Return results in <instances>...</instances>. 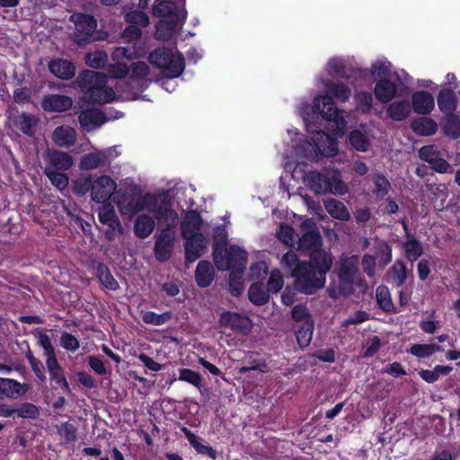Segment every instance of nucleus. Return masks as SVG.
<instances>
[{"label":"nucleus","instance_id":"23","mask_svg":"<svg viewBox=\"0 0 460 460\" xmlns=\"http://www.w3.org/2000/svg\"><path fill=\"white\" fill-rule=\"evenodd\" d=\"M45 362L49 373L50 380L60 385L66 392L70 393L71 389L66 378L64 369L58 363L57 357L53 358H46Z\"/></svg>","mask_w":460,"mask_h":460},{"label":"nucleus","instance_id":"57","mask_svg":"<svg viewBox=\"0 0 460 460\" xmlns=\"http://www.w3.org/2000/svg\"><path fill=\"white\" fill-rule=\"evenodd\" d=\"M150 73L149 66L144 61L133 62L129 66V75L132 79L146 77Z\"/></svg>","mask_w":460,"mask_h":460},{"label":"nucleus","instance_id":"61","mask_svg":"<svg viewBox=\"0 0 460 460\" xmlns=\"http://www.w3.org/2000/svg\"><path fill=\"white\" fill-rule=\"evenodd\" d=\"M38 342L43 349L46 358L57 357L49 337L41 331L38 333Z\"/></svg>","mask_w":460,"mask_h":460},{"label":"nucleus","instance_id":"27","mask_svg":"<svg viewBox=\"0 0 460 460\" xmlns=\"http://www.w3.org/2000/svg\"><path fill=\"white\" fill-rule=\"evenodd\" d=\"M98 217L102 224L108 226L111 230L122 232L119 219L111 204H105L99 208Z\"/></svg>","mask_w":460,"mask_h":460},{"label":"nucleus","instance_id":"53","mask_svg":"<svg viewBox=\"0 0 460 460\" xmlns=\"http://www.w3.org/2000/svg\"><path fill=\"white\" fill-rule=\"evenodd\" d=\"M108 61V55L105 51L97 50L94 52H91L86 54L85 62L86 64L93 68L100 69L105 66Z\"/></svg>","mask_w":460,"mask_h":460},{"label":"nucleus","instance_id":"31","mask_svg":"<svg viewBox=\"0 0 460 460\" xmlns=\"http://www.w3.org/2000/svg\"><path fill=\"white\" fill-rule=\"evenodd\" d=\"M323 205L326 211L332 217L341 221L349 220V211L341 200L335 199L333 198H328L324 199Z\"/></svg>","mask_w":460,"mask_h":460},{"label":"nucleus","instance_id":"16","mask_svg":"<svg viewBox=\"0 0 460 460\" xmlns=\"http://www.w3.org/2000/svg\"><path fill=\"white\" fill-rule=\"evenodd\" d=\"M185 255L189 262L198 260L205 252L208 245V240L203 234H198L191 237L184 238Z\"/></svg>","mask_w":460,"mask_h":460},{"label":"nucleus","instance_id":"15","mask_svg":"<svg viewBox=\"0 0 460 460\" xmlns=\"http://www.w3.org/2000/svg\"><path fill=\"white\" fill-rule=\"evenodd\" d=\"M413 274L406 268L405 263L397 260L386 272V280L388 283L396 288H402L406 284L408 279L412 280Z\"/></svg>","mask_w":460,"mask_h":460},{"label":"nucleus","instance_id":"25","mask_svg":"<svg viewBox=\"0 0 460 460\" xmlns=\"http://www.w3.org/2000/svg\"><path fill=\"white\" fill-rule=\"evenodd\" d=\"M308 187L316 194H327L328 190V171L321 173L315 171L308 172L305 175Z\"/></svg>","mask_w":460,"mask_h":460},{"label":"nucleus","instance_id":"40","mask_svg":"<svg viewBox=\"0 0 460 460\" xmlns=\"http://www.w3.org/2000/svg\"><path fill=\"white\" fill-rule=\"evenodd\" d=\"M411 113L410 103L406 101L394 102L387 108V114L391 119L401 121L406 119Z\"/></svg>","mask_w":460,"mask_h":460},{"label":"nucleus","instance_id":"32","mask_svg":"<svg viewBox=\"0 0 460 460\" xmlns=\"http://www.w3.org/2000/svg\"><path fill=\"white\" fill-rule=\"evenodd\" d=\"M155 226V222L152 217L146 214L139 215L134 222V234L138 238H146L153 233Z\"/></svg>","mask_w":460,"mask_h":460},{"label":"nucleus","instance_id":"63","mask_svg":"<svg viewBox=\"0 0 460 460\" xmlns=\"http://www.w3.org/2000/svg\"><path fill=\"white\" fill-rule=\"evenodd\" d=\"M60 345L66 350L74 352L79 349L80 342L78 339L71 333L64 332L61 333Z\"/></svg>","mask_w":460,"mask_h":460},{"label":"nucleus","instance_id":"33","mask_svg":"<svg viewBox=\"0 0 460 460\" xmlns=\"http://www.w3.org/2000/svg\"><path fill=\"white\" fill-rule=\"evenodd\" d=\"M28 390L26 384H21L14 379L0 377V394L9 398H17Z\"/></svg>","mask_w":460,"mask_h":460},{"label":"nucleus","instance_id":"21","mask_svg":"<svg viewBox=\"0 0 460 460\" xmlns=\"http://www.w3.org/2000/svg\"><path fill=\"white\" fill-rule=\"evenodd\" d=\"M78 120L84 129L90 131L101 127L106 121V117L98 109H88L79 114Z\"/></svg>","mask_w":460,"mask_h":460},{"label":"nucleus","instance_id":"48","mask_svg":"<svg viewBox=\"0 0 460 460\" xmlns=\"http://www.w3.org/2000/svg\"><path fill=\"white\" fill-rule=\"evenodd\" d=\"M98 279L102 285L110 290H117L119 288L118 281L114 279L108 267L100 264L97 268Z\"/></svg>","mask_w":460,"mask_h":460},{"label":"nucleus","instance_id":"39","mask_svg":"<svg viewBox=\"0 0 460 460\" xmlns=\"http://www.w3.org/2000/svg\"><path fill=\"white\" fill-rule=\"evenodd\" d=\"M411 128L418 135L430 136L436 133L438 126L430 118L421 117L412 121Z\"/></svg>","mask_w":460,"mask_h":460},{"label":"nucleus","instance_id":"12","mask_svg":"<svg viewBox=\"0 0 460 460\" xmlns=\"http://www.w3.org/2000/svg\"><path fill=\"white\" fill-rule=\"evenodd\" d=\"M174 232L172 228H163L156 234V241L155 243V255L159 261H167L172 252L174 243Z\"/></svg>","mask_w":460,"mask_h":460},{"label":"nucleus","instance_id":"49","mask_svg":"<svg viewBox=\"0 0 460 460\" xmlns=\"http://www.w3.org/2000/svg\"><path fill=\"white\" fill-rule=\"evenodd\" d=\"M243 271H244V270H231V272H230L229 291L234 296H240L244 289L243 279Z\"/></svg>","mask_w":460,"mask_h":460},{"label":"nucleus","instance_id":"52","mask_svg":"<svg viewBox=\"0 0 460 460\" xmlns=\"http://www.w3.org/2000/svg\"><path fill=\"white\" fill-rule=\"evenodd\" d=\"M178 379L180 381L187 382L201 391L203 378L199 373L190 368H181L179 370Z\"/></svg>","mask_w":460,"mask_h":460},{"label":"nucleus","instance_id":"10","mask_svg":"<svg viewBox=\"0 0 460 460\" xmlns=\"http://www.w3.org/2000/svg\"><path fill=\"white\" fill-rule=\"evenodd\" d=\"M302 235L297 240V248L310 252V255L316 252H324L321 249L322 236L313 219H306L301 224Z\"/></svg>","mask_w":460,"mask_h":460},{"label":"nucleus","instance_id":"3","mask_svg":"<svg viewBox=\"0 0 460 460\" xmlns=\"http://www.w3.org/2000/svg\"><path fill=\"white\" fill-rule=\"evenodd\" d=\"M108 76L104 73L84 70L77 75L75 83L84 92V99L93 104H103L115 100L114 90L107 85Z\"/></svg>","mask_w":460,"mask_h":460},{"label":"nucleus","instance_id":"28","mask_svg":"<svg viewBox=\"0 0 460 460\" xmlns=\"http://www.w3.org/2000/svg\"><path fill=\"white\" fill-rule=\"evenodd\" d=\"M434 105V98L428 92H417L412 95V108L418 114H429Z\"/></svg>","mask_w":460,"mask_h":460},{"label":"nucleus","instance_id":"46","mask_svg":"<svg viewBox=\"0 0 460 460\" xmlns=\"http://www.w3.org/2000/svg\"><path fill=\"white\" fill-rule=\"evenodd\" d=\"M291 317L296 323L295 325L314 323L308 308L303 304L296 305L293 307Z\"/></svg>","mask_w":460,"mask_h":460},{"label":"nucleus","instance_id":"19","mask_svg":"<svg viewBox=\"0 0 460 460\" xmlns=\"http://www.w3.org/2000/svg\"><path fill=\"white\" fill-rule=\"evenodd\" d=\"M420 159L428 162L431 167L438 172H446L449 164L443 158H440L438 152L434 146H425L419 151Z\"/></svg>","mask_w":460,"mask_h":460},{"label":"nucleus","instance_id":"2","mask_svg":"<svg viewBox=\"0 0 460 460\" xmlns=\"http://www.w3.org/2000/svg\"><path fill=\"white\" fill-rule=\"evenodd\" d=\"M326 95H319L314 100V108L319 111L325 119L333 121L336 125L335 134L342 136L346 128L347 122L342 115L343 111L337 109L332 99L340 102H347L350 95V88L340 83L327 82L325 84Z\"/></svg>","mask_w":460,"mask_h":460},{"label":"nucleus","instance_id":"1","mask_svg":"<svg viewBox=\"0 0 460 460\" xmlns=\"http://www.w3.org/2000/svg\"><path fill=\"white\" fill-rule=\"evenodd\" d=\"M332 266V255L327 252H316L310 255V261H302L292 276L295 286L302 293L312 295L325 284L326 274Z\"/></svg>","mask_w":460,"mask_h":460},{"label":"nucleus","instance_id":"17","mask_svg":"<svg viewBox=\"0 0 460 460\" xmlns=\"http://www.w3.org/2000/svg\"><path fill=\"white\" fill-rule=\"evenodd\" d=\"M48 67L52 75L62 80H69L75 75V66L73 62L64 58H53Z\"/></svg>","mask_w":460,"mask_h":460},{"label":"nucleus","instance_id":"56","mask_svg":"<svg viewBox=\"0 0 460 460\" xmlns=\"http://www.w3.org/2000/svg\"><path fill=\"white\" fill-rule=\"evenodd\" d=\"M44 173L59 190H63L68 185V178L65 173L58 172L49 167H45Z\"/></svg>","mask_w":460,"mask_h":460},{"label":"nucleus","instance_id":"45","mask_svg":"<svg viewBox=\"0 0 460 460\" xmlns=\"http://www.w3.org/2000/svg\"><path fill=\"white\" fill-rule=\"evenodd\" d=\"M296 338L300 348H306L312 341L314 323L294 325Z\"/></svg>","mask_w":460,"mask_h":460},{"label":"nucleus","instance_id":"60","mask_svg":"<svg viewBox=\"0 0 460 460\" xmlns=\"http://www.w3.org/2000/svg\"><path fill=\"white\" fill-rule=\"evenodd\" d=\"M284 285L282 274L279 270H273L267 282V289L270 293H278Z\"/></svg>","mask_w":460,"mask_h":460},{"label":"nucleus","instance_id":"6","mask_svg":"<svg viewBox=\"0 0 460 460\" xmlns=\"http://www.w3.org/2000/svg\"><path fill=\"white\" fill-rule=\"evenodd\" d=\"M337 275L338 290H330V296L336 298L340 296H348L352 294L359 275L358 258L357 256L341 257Z\"/></svg>","mask_w":460,"mask_h":460},{"label":"nucleus","instance_id":"29","mask_svg":"<svg viewBox=\"0 0 460 460\" xmlns=\"http://www.w3.org/2000/svg\"><path fill=\"white\" fill-rule=\"evenodd\" d=\"M215 278V270L208 261H201L198 263L195 270V279L198 286L207 288L210 286Z\"/></svg>","mask_w":460,"mask_h":460},{"label":"nucleus","instance_id":"55","mask_svg":"<svg viewBox=\"0 0 460 460\" xmlns=\"http://www.w3.org/2000/svg\"><path fill=\"white\" fill-rule=\"evenodd\" d=\"M372 181L375 184V193L378 198H384L390 190L391 184L386 177L381 173L372 175Z\"/></svg>","mask_w":460,"mask_h":460},{"label":"nucleus","instance_id":"47","mask_svg":"<svg viewBox=\"0 0 460 460\" xmlns=\"http://www.w3.org/2000/svg\"><path fill=\"white\" fill-rule=\"evenodd\" d=\"M172 318V313L168 311L158 314L152 311L142 312V321L146 324L155 326L163 325L170 322Z\"/></svg>","mask_w":460,"mask_h":460},{"label":"nucleus","instance_id":"62","mask_svg":"<svg viewBox=\"0 0 460 460\" xmlns=\"http://www.w3.org/2000/svg\"><path fill=\"white\" fill-rule=\"evenodd\" d=\"M15 413L20 418L35 419L40 414V411L36 405L30 402H25L22 403L20 407L15 408Z\"/></svg>","mask_w":460,"mask_h":460},{"label":"nucleus","instance_id":"58","mask_svg":"<svg viewBox=\"0 0 460 460\" xmlns=\"http://www.w3.org/2000/svg\"><path fill=\"white\" fill-rule=\"evenodd\" d=\"M301 262L302 261L298 260L297 255L293 251L286 252L281 259V265L289 270L291 276L295 274L296 269L300 267Z\"/></svg>","mask_w":460,"mask_h":460},{"label":"nucleus","instance_id":"38","mask_svg":"<svg viewBox=\"0 0 460 460\" xmlns=\"http://www.w3.org/2000/svg\"><path fill=\"white\" fill-rule=\"evenodd\" d=\"M328 193L344 195L349 191V186L342 181L341 174L337 170H328Z\"/></svg>","mask_w":460,"mask_h":460},{"label":"nucleus","instance_id":"26","mask_svg":"<svg viewBox=\"0 0 460 460\" xmlns=\"http://www.w3.org/2000/svg\"><path fill=\"white\" fill-rule=\"evenodd\" d=\"M47 160L49 165L48 167L53 170H68L73 165V158L66 152L51 150L47 154Z\"/></svg>","mask_w":460,"mask_h":460},{"label":"nucleus","instance_id":"13","mask_svg":"<svg viewBox=\"0 0 460 460\" xmlns=\"http://www.w3.org/2000/svg\"><path fill=\"white\" fill-rule=\"evenodd\" d=\"M116 150L109 148L102 151H95L84 155L80 161L82 170H93L111 164L112 158L116 157Z\"/></svg>","mask_w":460,"mask_h":460},{"label":"nucleus","instance_id":"5","mask_svg":"<svg viewBox=\"0 0 460 460\" xmlns=\"http://www.w3.org/2000/svg\"><path fill=\"white\" fill-rule=\"evenodd\" d=\"M148 61L151 65L163 71L169 78L181 75L184 70L185 61L182 54L173 52L165 47L154 49L149 53Z\"/></svg>","mask_w":460,"mask_h":460},{"label":"nucleus","instance_id":"11","mask_svg":"<svg viewBox=\"0 0 460 460\" xmlns=\"http://www.w3.org/2000/svg\"><path fill=\"white\" fill-rule=\"evenodd\" d=\"M151 196H135L124 194L118 200V208L121 215L133 216L138 212L150 208Z\"/></svg>","mask_w":460,"mask_h":460},{"label":"nucleus","instance_id":"22","mask_svg":"<svg viewBox=\"0 0 460 460\" xmlns=\"http://www.w3.org/2000/svg\"><path fill=\"white\" fill-rule=\"evenodd\" d=\"M317 150L325 156H333L337 151L336 141L323 131H316L313 137Z\"/></svg>","mask_w":460,"mask_h":460},{"label":"nucleus","instance_id":"30","mask_svg":"<svg viewBox=\"0 0 460 460\" xmlns=\"http://www.w3.org/2000/svg\"><path fill=\"white\" fill-rule=\"evenodd\" d=\"M14 126L27 136H33L37 130L39 119L30 113L22 112L13 120Z\"/></svg>","mask_w":460,"mask_h":460},{"label":"nucleus","instance_id":"35","mask_svg":"<svg viewBox=\"0 0 460 460\" xmlns=\"http://www.w3.org/2000/svg\"><path fill=\"white\" fill-rule=\"evenodd\" d=\"M181 430L185 435L190 444L199 454L208 456L213 460L217 458V451L212 447L202 444L200 442V439L195 434H193L188 428L182 427Z\"/></svg>","mask_w":460,"mask_h":460},{"label":"nucleus","instance_id":"59","mask_svg":"<svg viewBox=\"0 0 460 460\" xmlns=\"http://www.w3.org/2000/svg\"><path fill=\"white\" fill-rule=\"evenodd\" d=\"M126 21L136 26H146L149 23V18L147 14L139 10L128 12L126 14Z\"/></svg>","mask_w":460,"mask_h":460},{"label":"nucleus","instance_id":"34","mask_svg":"<svg viewBox=\"0 0 460 460\" xmlns=\"http://www.w3.org/2000/svg\"><path fill=\"white\" fill-rule=\"evenodd\" d=\"M220 323L233 330H245L248 328L249 320L245 316L232 312H225L220 315Z\"/></svg>","mask_w":460,"mask_h":460},{"label":"nucleus","instance_id":"54","mask_svg":"<svg viewBox=\"0 0 460 460\" xmlns=\"http://www.w3.org/2000/svg\"><path fill=\"white\" fill-rule=\"evenodd\" d=\"M227 233L222 227H217L215 231L213 242V257L227 248Z\"/></svg>","mask_w":460,"mask_h":460},{"label":"nucleus","instance_id":"20","mask_svg":"<svg viewBox=\"0 0 460 460\" xmlns=\"http://www.w3.org/2000/svg\"><path fill=\"white\" fill-rule=\"evenodd\" d=\"M202 225L200 214L196 210H189L181 224V230L183 238L201 234L199 233Z\"/></svg>","mask_w":460,"mask_h":460},{"label":"nucleus","instance_id":"36","mask_svg":"<svg viewBox=\"0 0 460 460\" xmlns=\"http://www.w3.org/2000/svg\"><path fill=\"white\" fill-rule=\"evenodd\" d=\"M438 105L446 115L454 113L457 106L456 93L450 89H442L438 96Z\"/></svg>","mask_w":460,"mask_h":460},{"label":"nucleus","instance_id":"42","mask_svg":"<svg viewBox=\"0 0 460 460\" xmlns=\"http://www.w3.org/2000/svg\"><path fill=\"white\" fill-rule=\"evenodd\" d=\"M268 289H264L262 283L256 282L251 285L248 290V296L250 301L257 305H262L269 301Z\"/></svg>","mask_w":460,"mask_h":460},{"label":"nucleus","instance_id":"64","mask_svg":"<svg viewBox=\"0 0 460 460\" xmlns=\"http://www.w3.org/2000/svg\"><path fill=\"white\" fill-rule=\"evenodd\" d=\"M76 431L75 426L68 421L61 423L58 428V434L66 441H75L77 438Z\"/></svg>","mask_w":460,"mask_h":460},{"label":"nucleus","instance_id":"4","mask_svg":"<svg viewBox=\"0 0 460 460\" xmlns=\"http://www.w3.org/2000/svg\"><path fill=\"white\" fill-rule=\"evenodd\" d=\"M154 14L162 19L156 24L155 37L160 40L172 39L181 29L185 14L173 1L158 2L154 7Z\"/></svg>","mask_w":460,"mask_h":460},{"label":"nucleus","instance_id":"24","mask_svg":"<svg viewBox=\"0 0 460 460\" xmlns=\"http://www.w3.org/2000/svg\"><path fill=\"white\" fill-rule=\"evenodd\" d=\"M52 139L60 147H70L75 144L76 132L69 126H60L54 129Z\"/></svg>","mask_w":460,"mask_h":460},{"label":"nucleus","instance_id":"51","mask_svg":"<svg viewBox=\"0 0 460 460\" xmlns=\"http://www.w3.org/2000/svg\"><path fill=\"white\" fill-rule=\"evenodd\" d=\"M406 258L411 262L417 261L423 253V249L419 241L411 238L403 243Z\"/></svg>","mask_w":460,"mask_h":460},{"label":"nucleus","instance_id":"8","mask_svg":"<svg viewBox=\"0 0 460 460\" xmlns=\"http://www.w3.org/2000/svg\"><path fill=\"white\" fill-rule=\"evenodd\" d=\"M216 267L222 271L245 270L247 252L237 245H231L224 252L213 257Z\"/></svg>","mask_w":460,"mask_h":460},{"label":"nucleus","instance_id":"18","mask_svg":"<svg viewBox=\"0 0 460 460\" xmlns=\"http://www.w3.org/2000/svg\"><path fill=\"white\" fill-rule=\"evenodd\" d=\"M73 101L69 96L49 94L43 97L41 106L45 111L61 112L71 108Z\"/></svg>","mask_w":460,"mask_h":460},{"label":"nucleus","instance_id":"37","mask_svg":"<svg viewBox=\"0 0 460 460\" xmlns=\"http://www.w3.org/2000/svg\"><path fill=\"white\" fill-rule=\"evenodd\" d=\"M375 95L380 102H388L396 94L397 87L388 80H380L376 84Z\"/></svg>","mask_w":460,"mask_h":460},{"label":"nucleus","instance_id":"9","mask_svg":"<svg viewBox=\"0 0 460 460\" xmlns=\"http://www.w3.org/2000/svg\"><path fill=\"white\" fill-rule=\"evenodd\" d=\"M148 211L154 214L155 219L165 228H174L178 222V214L171 208L170 200L165 197H151Z\"/></svg>","mask_w":460,"mask_h":460},{"label":"nucleus","instance_id":"43","mask_svg":"<svg viewBox=\"0 0 460 460\" xmlns=\"http://www.w3.org/2000/svg\"><path fill=\"white\" fill-rule=\"evenodd\" d=\"M442 128L445 134L452 139L460 137V120L454 113L445 115Z\"/></svg>","mask_w":460,"mask_h":460},{"label":"nucleus","instance_id":"7","mask_svg":"<svg viewBox=\"0 0 460 460\" xmlns=\"http://www.w3.org/2000/svg\"><path fill=\"white\" fill-rule=\"evenodd\" d=\"M70 21L75 24L73 39L76 44L84 45L98 40L96 35L97 22L93 16L77 13L70 16Z\"/></svg>","mask_w":460,"mask_h":460},{"label":"nucleus","instance_id":"41","mask_svg":"<svg viewBox=\"0 0 460 460\" xmlns=\"http://www.w3.org/2000/svg\"><path fill=\"white\" fill-rule=\"evenodd\" d=\"M349 141L351 146L359 152H365L370 146L367 134L360 129H354L349 133Z\"/></svg>","mask_w":460,"mask_h":460},{"label":"nucleus","instance_id":"44","mask_svg":"<svg viewBox=\"0 0 460 460\" xmlns=\"http://www.w3.org/2000/svg\"><path fill=\"white\" fill-rule=\"evenodd\" d=\"M376 298L379 307L386 313L395 311L394 305L392 302L389 289L385 286H379L376 291Z\"/></svg>","mask_w":460,"mask_h":460},{"label":"nucleus","instance_id":"50","mask_svg":"<svg viewBox=\"0 0 460 460\" xmlns=\"http://www.w3.org/2000/svg\"><path fill=\"white\" fill-rule=\"evenodd\" d=\"M328 73L335 77L350 78L351 71L345 67L343 62L339 58H332L327 64Z\"/></svg>","mask_w":460,"mask_h":460},{"label":"nucleus","instance_id":"14","mask_svg":"<svg viewBox=\"0 0 460 460\" xmlns=\"http://www.w3.org/2000/svg\"><path fill=\"white\" fill-rule=\"evenodd\" d=\"M117 189V183L110 176L102 175L94 178L92 199L97 203L108 200Z\"/></svg>","mask_w":460,"mask_h":460}]
</instances>
